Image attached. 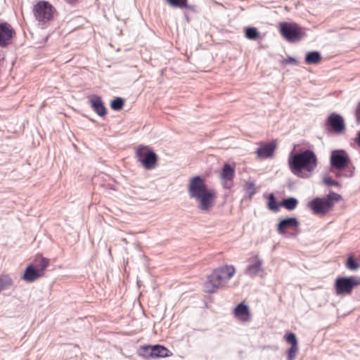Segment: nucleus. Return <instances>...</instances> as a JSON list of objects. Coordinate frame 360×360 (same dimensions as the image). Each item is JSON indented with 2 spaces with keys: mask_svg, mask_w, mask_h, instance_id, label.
<instances>
[{
  "mask_svg": "<svg viewBox=\"0 0 360 360\" xmlns=\"http://www.w3.org/2000/svg\"><path fill=\"white\" fill-rule=\"evenodd\" d=\"M188 193L190 198L196 202L197 207L202 212H210L215 205L216 192L214 190L209 188L205 180L200 176L190 179Z\"/></svg>",
  "mask_w": 360,
  "mask_h": 360,
  "instance_id": "nucleus-1",
  "label": "nucleus"
},
{
  "mask_svg": "<svg viewBox=\"0 0 360 360\" xmlns=\"http://www.w3.org/2000/svg\"><path fill=\"white\" fill-rule=\"evenodd\" d=\"M288 164L290 172L300 178H307L309 176L304 171L311 173L317 167V158L315 153L309 149L301 153H290Z\"/></svg>",
  "mask_w": 360,
  "mask_h": 360,
  "instance_id": "nucleus-2",
  "label": "nucleus"
},
{
  "mask_svg": "<svg viewBox=\"0 0 360 360\" xmlns=\"http://www.w3.org/2000/svg\"><path fill=\"white\" fill-rule=\"evenodd\" d=\"M235 274L236 269L232 265H224L214 269L204 283V291L210 294L215 292L217 289L222 288Z\"/></svg>",
  "mask_w": 360,
  "mask_h": 360,
  "instance_id": "nucleus-3",
  "label": "nucleus"
},
{
  "mask_svg": "<svg viewBox=\"0 0 360 360\" xmlns=\"http://www.w3.org/2000/svg\"><path fill=\"white\" fill-rule=\"evenodd\" d=\"M360 285V278L357 276L338 277L335 280V288L338 295L352 293L354 287Z\"/></svg>",
  "mask_w": 360,
  "mask_h": 360,
  "instance_id": "nucleus-4",
  "label": "nucleus"
},
{
  "mask_svg": "<svg viewBox=\"0 0 360 360\" xmlns=\"http://www.w3.org/2000/svg\"><path fill=\"white\" fill-rule=\"evenodd\" d=\"M138 160L146 169L155 167L158 161L157 155L148 146H139L136 152Z\"/></svg>",
  "mask_w": 360,
  "mask_h": 360,
  "instance_id": "nucleus-5",
  "label": "nucleus"
},
{
  "mask_svg": "<svg viewBox=\"0 0 360 360\" xmlns=\"http://www.w3.org/2000/svg\"><path fill=\"white\" fill-rule=\"evenodd\" d=\"M55 8L47 1L38 2L33 8V13L39 22H46L51 20Z\"/></svg>",
  "mask_w": 360,
  "mask_h": 360,
  "instance_id": "nucleus-6",
  "label": "nucleus"
},
{
  "mask_svg": "<svg viewBox=\"0 0 360 360\" xmlns=\"http://www.w3.org/2000/svg\"><path fill=\"white\" fill-rule=\"evenodd\" d=\"M280 32L282 36L290 42L298 41L302 37L300 27L296 23H281Z\"/></svg>",
  "mask_w": 360,
  "mask_h": 360,
  "instance_id": "nucleus-7",
  "label": "nucleus"
},
{
  "mask_svg": "<svg viewBox=\"0 0 360 360\" xmlns=\"http://www.w3.org/2000/svg\"><path fill=\"white\" fill-rule=\"evenodd\" d=\"M333 205L330 198H315L308 203L309 207L314 214H324L328 212Z\"/></svg>",
  "mask_w": 360,
  "mask_h": 360,
  "instance_id": "nucleus-8",
  "label": "nucleus"
},
{
  "mask_svg": "<svg viewBox=\"0 0 360 360\" xmlns=\"http://www.w3.org/2000/svg\"><path fill=\"white\" fill-rule=\"evenodd\" d=\"M330 165L338 170L345 169L350 162L347 153L343 150H335L331 152Z\"/></svg>",
  "mask_w": 360,
  "mask_h": 360,
  "instance_id": "nucleus-9",
  "label": "nucleus"
},
{
  "mask_svg": "<svg viewBox=\"0 0 360 360\" xmlns=\"http://www.w3.org/2000/svg\"><path fill=\"white\" fill-rule=\"evenodd\" d=\"M249 264L247 266L245 274L250 277L256 276L263 271V261L258 256L255 255L248 259Z\"/></svg>",
  "mask_w": 360,
  "mask_h": 360,
  "instance_id": "nucleus-10",
  "label": "nucleus"
},
{
  "mask_svg": "<svg viewBox=\"0 0 360 360\" xmlns=\"http://www.w3.org/2000/svg\"><path fill=\"white\" fill-rule=\"evenodd\" d=\"M14 34V30L9 24L6 22L0 23V46L6 47Z\"/></svg>",
  "mask_w": 360,
  "mask_h": 360,
  "instance_id": "nucleus-11",
  "label": "nucleus"
},
{
  "mask_svg": "<svg viewBox=\"0 0 360 360\" xmlns=\"http://www.w3.org/2000/svg\"><path fill=\"white\" fill-rule=\"evenodd\" d=\"M327 124L338 134L343 132L345 129V124L342 117L336 113H332L329 115Z\"/></svg>",
  "mask_w": 360,
  "mask_h": 360,
  "instance_id": "nucleus-12",
  "label": "nucleus"
},
{
  "mask_svg": "<svg viewBox=\"0 0 360 360\" xmlns=\"http://www.w3.org/2000/svg\"><path fill=\"white\" fill-rule=\"evenodd\" d=\"M89 102L93 110L99 115L104 116L107 113L106 108L101 100V98L98 96H93L90 99Z\"/></svg>",
  "mask_w": 360,
  "mask_h": 360,
  "instance_id": "nucleus-13",
  "label": "nucleus"
},
{
  "mask_svg": "<svg viewBox=\"0 0 360 360\" xmlns=\"http://www.w3.org/2000/svg\"><path fill=\"white\" fill-rule=\"evenodd\" d=\"M300 222L296 218L290 217L281 220L277 226V231L280 234L285 233V229L289 228H297Z\"/></svg>",
  "mask_w": 360,
  "mask_h": 360,
  "instance_id": "nucleus-14",
  "label": "nucleus"
},
{
  "mask_svg": "<svg viewBox=\"0 0 360 360\" xmlns=\"http://www.w3.org/2000/svg\"><path fill=\"white\" fill-rule=\"evenodd\" d=\"M235 170L233 167L229 164H225L222 172L221 173V177L224 180V186L227 188H231L232 186L231 180L234 176Z\"/></svg>",
  "mask_w": 360,
  "mask_h": 360,
  "instance_id": "nucleus-15",
  "label": "nucleus"
},
{
  "mask_svg": "<svg viewBox=\"0 0 360 360\" xmlns=\"http://www.w3.org/2000/svg\"><path fill=\"white\" fill-rule=\"evenodd\" d=\"M276 145L273 143H266L257 149V154L260 158H268L273 155Z\"/></svg>",
  "mask_w": 360,
  "mask_h": 360,
  "instance_id": "nucleus-16",
  "label": "nucleus"
},
{
  "mask_svg": "<svg viewBox=\"0 0 360 360\" xmlns=\"http://www.w3.org/2000/svg\"><path fill=\"white\" fill-rule=\"evenodd\" d=\"M236 317L243 321H248L250 318V310L248 305L240 303L233 311Z\"/></svg>",
  "mask_w": 360,
  "mask_h": 360,
  "instance_id": "nucleus-17",
  "label": "nucleus"
},
{
  "mask_svg": "<svg viewBox=\"0 0 360 360\" xmlns=\"http://www.w3.org/2000/svg\"><path fill=\"white\" fill-rule=\"evenodd\" d=\"M41 277L39 273L32 266H28L22 276V279L27 282H33Z\"/></svg>",
  "mask_w": 360,
  "mask_h": 360,
  "instance_id": "nucleus-18",
  "label": "nucleus"
},
{
  "mask_svg": "<svg viewBox=\"0 0 360 360\" xmlns=\"http://www.w3.org/2000/svg\"><path fill=\"white\" fill-rule=\"evenodd\" d=\"M34 264L35 269L39 273L41 276H42L44 275L45 270L49 265V259L44 257H39L36 258Z\"/></svg>",
  "mask_w": 360,
  "mask_h": 360,
  "instance_id": "nucleus-19",
  "label": "nucleus"
},
{
  "mask_svg": "<svg viewBox=\"0 0 360 360\" xmlns=\"http://www.w3.org/2000/svg\"><path fill=\"white\" fill-rule=\"evenodd\" d=\"M321 60V53L316 51L308 52L305 56V63L307 64H317Z\"/></svg>",
  "mask_w": 360,
  "mask_h": 360,
  "instance_id": "nucleus-20",
  "label": "nucleus"
},
{
  "mask_svg": "<svg viewBox=\"0 0 360 360\" xmlns=\"http://www.w3.org/2000/svg\"><path fill=\"white\" fill-rule=\"evenodd\" d=\"M13 285V278L7 274L0 276V291L7 290Z\"/></svg>",
  "mask_w": 360,
  "mask_h": 360,
  "instance_id": "nucleus-21",
  "label": "nucleus"
},
{
  "mask_svg": "<svg viewBox=\"0 0 360 360\" xmlns=\"http://www.w3.org/2000/svg\"><path fill=\"white\" fill-rule=\"evenodd\" d=\"M138 354L146 359L153 358V346H141L138 350Z\"/></svg>",
  "mask_w": 360,
  "mask_h": 360,
  "instance_id": "nucleus-22",
  "label": "nucleus"
},
{
  "mask_svg": "<svg viewBox=\"0 0 360 360\" xmlns=\"http://www.w3.org/2000/svg\"><path fill=\"white\" fill-rule=\"evenodd\" d=\"M169 352V351L163 346L159 345H153V358L168 356Z\"/></svg>",
  "mask_w": 360,
  "mask_h": 360,
  "instance_id": "nucleus-23",
  "label": "nucleus"
},
{
  "mask_svg": "<svg viewBox=\"0 0 360 360\" xmlns=\"http://www.w3.org/2000/svg\"><path fill=\"white\" fill-rule=\"evenodd\" d=\"M298 201L295 198H288L282 200L281 205L288 210H293L296 208Z\"/></svg>",
  "mask_w": 360,
  "mask_h": 360,
  "instance_id": "nucleus-24",
  "label": "nucleus"
},
{
  "mask_svg": "<svg viewBox=\"0 0 360 360\" xmlns=\"http://www.w3.org/2000/svg\"><path fill=\"white\" fill-rule=\"evenodd\" d=\"M166 2L174 8H188L187 0H165Z\"/></svg>",
  "mask_w": 360,
  "mask_h": 360,
  "instance_id": "nucleus-25",
  "label": "nucleus"
},
{
  "mask_svg": "<svg viewBox=\"0 0 360 360\" xmlns=\"http://www.w3.org/2000/svg\"><path fill=\"white\" fill-rule=\"evenodd\" d=\"M245 37L250 40H255L258 38L259 32L255 27H248L245 30Z\"/></svg>",
  "mask_w": 360,
  "mask_h": 360,
  "instance_id": "nucleus-26",
  "label": "nucleus"
},
{
  "mask_svg": "<svg viewBox=\"0 0 360 360\" xmlns=\"http://www.w3.org/2000/svg\"><path fill=\"white\" fill-rule=\"evenodd\" d=\"M268 200H269V201H268L269 209L274 212L278 211V205L277 204V202H276V198L273 193H271L269 195Z\"/></svg>",
  "mask_w": 360,
  "mask_h": 360,
  "instance_id": "nucleus-27",
  "label": "nucleus"
},
{
  "mask_svg": "<svg viewBox=\"0 0 360 360\" xmlns=\"http://www.w3.org/2000/svg\"><path fill=\"white\" fill-rule=\"evenodd\" d=\"M124 105V100L122 98H115L110 104L112 109L114 110H120L122 109Z\"/></svg>",
  "mask_w": 360,
  "mask_h": 360,
  "instance_id": "nucleus-28",
  "label": "nucleus"
},
{
  "mask_svg": "<svg viewBox=\"0 0 360 360\" xmlns=\"http://www.w3.org/2000/svg\"><path fill=\"white\" fill-rule=\"evenodd\" d=\"M346 267L349 270L356 271L359 264L354 259L352 256H349L346 262Z\"/></svg>",
  "mask_w": 360,
  "mask_h": 360,
  "instance_id": "nucleus-29",
  "label": "nucleus"
},
{
  "mask_svg": "<svg viewBox=\"0 0 360 360\" xmlns=\"http://www.w3.org/2000/svg\"><path fill=\"white\" fill-rule=\"evenodd\" d=\"M245 190L246 194L248 195L250 198H251L255 193L256 188L253 182H248L245 184Z\"/></svg>",
  "mask_w": 360,
  "mask_h": 360,
  "instance_id": "nucleus-30",
  "label": "nucleus"
},
{
  "mask_svg": "<svg viewBox=\"0 0 360 360\" xmlns=\"http://www.w3.org/2000/svg\"><path fill=\"white\" fill-rule=\"evenodd\" d=\"M298 345L291 346L288 350V360H294L298 352Z\"/></svg>",
  "mask_w": 360,
  "mask_h": 360,
  "instance_id": "nucleus-31",
  "label": "nucleus"
},
{
  "mask_svg": "<svg viewBox=\"0 0 360 360\" xmlns=\"http://www.w3.org/2000/svg\"><path fill=\"white\" fill-rule=\"evenodd\" d=\"M285 340L288 343L291 344V346L298 345L296 335L292 333H290L285 336Z\"/></svg>",
  "mask_w": 360,
  "mask_h": 360,
  "instance_id": "nucleus-32",
  "label": "nucleus"
},
{
  "mask_svg": "<svg viewBox=\"0 0 360 360\" xmlns=\"http://www.w3.org/2000/svg\"><path fill=\"white\" fill-rule=\"evenodd\" d=\"M323 181H324L325 184L328 186H337L339 184L338 181L332 179L330 177H325L323 179Z\"/></svg>",
  "mask_w": 360,
  "mask_h": 360,
  "instance_id": "nucleus-33",
  "label": "nucleus"
},
{
  "mask_svg": "<svg viewBox=\"0 0 360 360\" xmlns=\"http://www.w3.org/2000/svg\"><path fill=\"white\" fill-rule=\"evenodd\" d=\"M326 198L331 199V202H333V200L338 201L340 198V195L335 193L331 192L329 193Z\"/></svg>",
  "mask_w": 360,
  "mask_h": 360,
  "instance_id": "nucleus-34",
  "label": "nucleus"
},
{
  "mask_svg": "<svg viewBox=\"0 0 360 360\" xmlns=\"http://www.w3.org/2000/svg\"><path fill=\"white\" fill-rule=\"evenodd\" d=\"M356 121L360 122V102L358 103L355 111Z\"/></svg>",
  "mask_w": 360,
  "mask_h": 360,
  "instance_id": "nucleus-35",
  "label": "nucleus"
},
{
  "mask_svg": "<svg viewBox=\"0 0 360 360\" xmlns=\"http://www.w3.org/2000/svg\"><path fill=\"white\" fill-rule=\"evenodd\" d=\"M295 62H296V60L294 58L289 56L287 58L284 59L282 63L283 64H288V63H294Z\"/></svg>",
  "mask_w": 360,
  "mask_h": 360,
  "instance_id": "nucleus-36",
  "label": "nucleus"
},
{
  "mask_svg": "<svg viewBox=\"0 0 360 360\" xmlns=\"http://www.w3.org/2000/svg\"><path fill=\"white\" fill-rule=\"evenodd\" d=\"M356 142L358 145L360 146V131L358 133V136L356 138Z\"/></svg>",
  "mask_w": 360,
  "mask_h": 360,
  "instance_id": "nucleus-37",
  "label": "nucleus"
},
{
  "mask_svg": "<svg viewBox=\"0 0 360 360\" xmlns=\"http://www.w3.org/2000/svg\"><path fill=\"white\" fill-rule=\"evenodd\" d=\"M69 4H73L76 2L77 0H65Z\"/></svg>",
  "mask_w": 360,
  "mask_h": 360,
  "instance_id": "nucleus-38",
  "label": "nucleus"
},
{
  "mask_svg": "<svg viewBox=\"0 0 360 360\" xmlns=\"http://www.w3.org/2000/svg\"><path fill=\"white\" fill-rule=\"evenodd\" d=\"M354 169V167L352 168V170H351L350 172V174H349V176H353V170Z\"/></svg>",
  "mask_w": 360,
  "mask_h": 360,
  "instance_id": "nucleus-39",
  "label": "nucleus"
},
{
  "mask_svg": "<svg viewBox=\"0 0 360 360\" xmlns=\"http://www.w3.org/2000/svg\"><path fill=\"white\" fill-rule=\"evenodd\" d=\"M123 242H126V239L123 238L122 239Z\"/></svg>",
  "mask_w": 360,
  "mask_h": 360,
  "instance_id": "nucleus-40",
  "label": "nucleus"
}]
</instances>
